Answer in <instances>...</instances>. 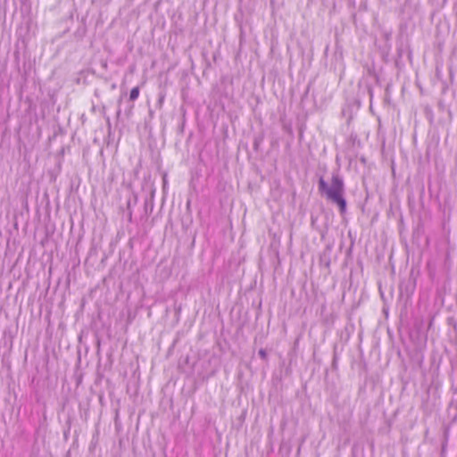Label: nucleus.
<instances>
[{
  "label": "nucleus",
  "instance_id": "20e7f679",
  "mask_svg": "<svg viewBox=\"0 0 457 457\" xmlns=\"http://www.w3.org/2000/svg\"><path fill=\"white\" fill-rule=\"evenodd\" d=\"M258 355L262 359V360H266L267 359V352L265 349H260L258 351Z\"/></svg>",
  "mask_w": 457,
  "mask_h": 457
},
{
  "label": "nucleus",
  "instance_id": "f03ea898",
  "mask_svg": "<svg viewBox=\"0 0 457 457\" xmlns=\"http://www.w3.org/2000/svg\"><path fill=\"white\" fill-rule=\"evenodd\" d=\"M28 29V27L26 28H20L17 31L19 39L17 41V52L20 53L21 50H23V53L26 54L27 50V43L25 37H22L23 31L26 32Z\"/></svg>",
  "mask_w": 457,
  "mask_h": 457
},
{
  "label": "nucleus",
  "instance_id": "7ed1b4c3",
  "mask_svg": "<svg viewBox=\"0 0 457 457\" xmlns=\"http://www.w3.org/2000/svg\"><path fill=\"white\" fill-rule=\"evenodd\" d=\"M139 96V87H135L130 90L129 93V100L130 101H136Z\"/></svg>",
  "mask_w": 457,
  "mask_h": 457
},
{
  "label": "nucleus",
  "instance_id": "39448f33",
  "mask_svg": "<svg viewBox=\"0 0 457 457\" xmlns=\"http://www.w3.org/2000/svg\"><path fill=\"white\" fill-rule=\"evenodd\" d=\"M128 210L129 211V218H131V216H132V212L130 211V202H129V201L128 202Z\"/></svg>",
  "mask_w": 457,
  "mask_h": 457
},
{
  "label": "nucleus",
  "instance_id": "f257e3e1",
  "mask_svg": "<svg viewBox=\"0 0 457 457\" xmlns=\"http://www.w3.org/2000/svg\"><path fill=\"white\" fill-rule=\"evenodd\" d=\"M318 189L320 194L326 195L328 200L338 206L341 214L346 212L347 204L344 196L345 182L338 171L332 173L330 185L323 177H320L318 181Z\"/></svg>",
  "mask_w": 457,
  "mask_h": 457
}]
</instances>
